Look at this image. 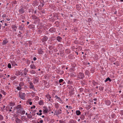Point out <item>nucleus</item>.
<instances>
[{"label": "nucleus", "mask_w": 123, "mask_h": 123, "mask_svg": "<svg viewBox=\"0 0 123 123\" xmlns=\"http://www.w3.org/2000/svg\"><path fill=\"white\" fill-rule=\"evenodd\" d=\"M85 73L87 75H88L89 74V72L88 71H86L85 72Z\"/></svg>", "instance_id": "34"}, {"label": "nucleus", "mask_w": 123, "mask_h": 123, "mask_svg": "<svg viewBox=\"0 0 123 123\" xmlns=\"http://www.w3.org/2000/svg\"><path fill=\"white\" fill-rule=\"evenodd\" d=\"M32 17L33 19H37V20H38L37 19V17L35 15H32Z\"/></svg>", "instance_id": "19"}, {"label": "nucleus", "mask_w": 123, "mask_h": 123, "mask_svg": "<svg viewBox=\"0 0 123 123\" xmlns=\"http://www.w3.org/2000/svg\"><path fill=\"white\" fill-rule=\"evenodd\" d=\"M6 20H7V21H9V20H10V19H9V18H8V19H6Z\"/></svg>", "instance_id": "61"}, {"label": "nucleus", "mask_w": 123, "mask_h": 123, "mask_svg": "<svg viewBox=\"0 0 123 123\" xmlns=\"http://www.w3.org/2000/svg\"><path fill=\"white\" fill-rule=\"evenodd\" d=\"M27 72V70L26 69V68H25L23 71L24 74L25 75H26V72Z\"/></svg>", "instance_id": "23"}, {"label": "nucleus", "mask_w": 123, "mask_h": 123, "mask_svg": "<svg viewBox=\"0 0 123 123\" xmlns=\"http://www.w3.org/2000/svg\"><path fill=\"white\" fill-rule=\"evenodd\" d=\"M38 5V2L36 0L34 1H33V5L34 6H37Z\"/></svg>", "instance_id": "9"}, {"label": "nucleus", "mask_w": 123, "mask_h": 123, "mask_svg": "<svg viewBox=\"0 0 123 123\" xmlns=\"http://www.w3.org/2000/svg\"><path fill=\"white\" fill-rule=\"evenodd\" d=\"M0 123H6L4 122H2Z\"/></svg>", "instance_id": "60"}, {"label": "nucleus", "mask_w": 123, "mask_h": 123, "mask_svg": "<svg viewBox=\"0 0 123 123\" xmlns=\"http://www.w3.org/2000/svg\"><path fill=\"white\" fill-rule=\"evenodd\" d=\"M77 20V19H76L75 18L74 19H73V20L74 21V22H76V21Z\"/></svg>", "instance_id": "45"}, {"label": "nucleus", "mask_w": 123, "mask_h": 123, "mask_svg": "<svg viewBox=\"0 0 123 123\" xmlns=\"http://www.w3.org/2000/svg\"><path fill=\"white\" fill-rule=\"evenodd\" d=\"M56 115H59L61 113V110H57L55 111Z\"/></svg>", "instance_id": "8"}, {"label": "nucleus", "mask_w": 123, "mask_h": 123, "mask_svg": "<svg viewBox=\"0 0 123 123\" xmlns=\"http://www.w3.org/2000/svg\"><path fill=\"white\" fill-rule=\"evenodd\" d=\"M106 104L107 105H110L111 104V102L109 101H106Z\"/></svg>", "instance_id": "27"}, {"label": "nucleus", "mask_w": 123, "mask_h": 123, "mask_svg": "<svg viewBox=\"0 0 123 123\" xmlns=\"http://www.w3.org/2000/svg\"><path fill=\"white\" fill-rule=\"evenodd\" d=\"M76 121L72 120L71 123H76Z\"/></svg>", "instance_id": "44"}, {"label": "nucleus", "mask_w": 123, "mask_h": 123, "mask_svg": "<svg viewBox=\"0 0 123 123\" xmlns=\"http://www.w3.org/2000/svg\"><path fill=\"white\" fill-rule=\"evenodd\" d=\"M117 13V11H115L114 12V14H116Z\"/></svg>", "instance_id": "52"}, {"label": "nucleus", "mask_w": 123, "mask_h": 123, "mask_svg": "<svg viewBox=\"0 0 123 123\" xmlns=\"http://www.w3.org/2000/svg\"><path fill=\"white\" fill-rule=\"evenodd\" d=\"M16 89L17 90H21L22 88L20 86H18L16 87Z\"/></svg>", "instance_id": "30"}, {"label": "nucleus", "mask_w": 123, "mask_h": 123, "mask_svg": "<svg viewBox=\"0 0 123 123\" xmlns=\"http://www.w3.org/2000/svg\"><path fill=\"white\" fill-rule=\"evenodd\" d=\"M17 113L22 115L25 113V111L24 110V109L23 108H22L21 109H18L17 110Z\"/></svg>", "instance_id": "1"}, {"label": "nucleus", "mask_w": 123, "mask_h": 123, "mask_svg": "<svg viewBox=\"0 0 123 123\" xmlns=\"http://www.w3.org/2000/svg\"><path fill=\"white\" fill-rule=\"evenodd\" d=\"M30 99H29L28 100V103H29L30 105H31L32 104V103L31 102H30L29 103H28V102H29L30 101Z\"/></svg>", "instance_id": "39"}, {"label": "nucleus", "mask_w": 123, "mask_h": 123, "mask_svg": "<svg viewBox=\"0 0 123 123\" xmlns=\"http://www.w3.org/2000/svg\"><path fill=\"white\" fill-rule=\"evenodd\" d=\"M27 117L29 119L31 118L32 116L31 114H29L27 115Z\"/></svg>", "instance_id": "28"}, {"label": "nucleus", "mask_w": 123, "mask_h": 123, "mask_svg": "<svg viewBox=\"0 0 123 123\" xmlns=\"http://www.w3.org/2000/svg\"><path fill=\"white\" fill-rule=\"evenodd\" d=\"M8 42V41L7 39H5L4 40L2 43V44L3 45H5L7 44Z\"/></svg>", "instance_id": "10"}, {"label": "nucleus", "mask_w": 123, "mask_h": 123, "mask_svg": "<svg viewBox=\"0 0 123 123\" xmlns=\"http://www.w3.org/2000/svg\"><path fill=\"white\" fill-rule=\"evenodd\" d=\"M55 107L56 108H58L59 107V105L58 103L56 104H55Z\"/></svg>", "instance_id": "32"}, {"label": "nucleus", "mask_w": 123, "mask_h": 123, "mask_svg": "<svg viewBox=\"0 0 123 123\" xmlns=\"http://www.w3.org/2000/svg\"><path fill=\"white\" fill-rule=\"evenodd\" d=\"M33 60L34 61H36L37 60V58L35 57H34L33 58Z\"/></svg>", "instance_id": "49"}, {"label": "nucleus", "mask_w": 123, "mask_h": 123, "mask_svg": "<svg viewBox=\"0 0 123 123\" xmlns=\"http://www.w3.org/2000/svg\"><path fill=\"white\" fill-rule=\"evenodd\" d=\"M66 107L68 108V109H72V107L71 106H68V105H67Z\"/></svg>", "instance_id": "35"}, {"label": "nucleus", "mask_w": 123, "mask_h": 123, "mask_svg": "<svg viewBox=\"0 0 123 123\" xmlns=\"http://www.w3.org/2000/svg\"><path fill=\"white\" fill-rule=\"evenodd\" d=\"M21 105H18L16 107L17 109H20L22 108Z\"/></svg>", "instance_id": "17"}, {"label": "nucleus", "mask_w": 123, "mask_h": 123, "mask_svg": "<svg viewBox=\"0 0 123 123\" xmlns=\"http://www.w3.org/2000/svg\"><path fill=\"white\" fill-rule=\"evenodd\" d=\"M24 85V83L23 82H20L19 84V86L20 87L23 86Z\"/></svg>", "instance_id": "20"}, {"label": "nucleus", "mask_w": 123, "mask_h": 123, "mask_svg": "<svg viewBox=\"0 0 123 123\" xmlns=\"http://www.w3.org/2000/svg\"><path fill=\"white\" fill-rule=\"evenodd\" d=\"M38 115H39L40 116L41 115H42V113H39L38 112H37L36 113Z\"/></svg>", "instance_id": "43"}, {"label": "nucleus", "mask_w": 123, "mask_h": 123, "mask_svg": "<svg viewBox=\"0 0 123 123\" xmlns=\"http://www.w3.org/2000/svg\"><path fill=\"white\" fill-rule=\"evenodd\" d=\"M55 98V99L57 101L59 102L60 103H63L62 100L61 99L60 97H58L57 95H56Z\"/></svg>", "instance_id": "5"}, {"label": "nucleus", "mask_w": 123, "mask_h": 123, "mask_svg": "<svg viewBox=\"0 0 123 123\" xmlns=\"http://www.w3.org/2000/svg\"><path fill=\"white\" fill-rule=\"evenodd\" d=\"M30 1V0H27V1L28 2H29Z\"/></svg>", "instance_id": "63"}, {"label": "nucleus", "mask_w": 123, "mask_h": 123, "mask_svg": "<svg viewBox=\"0 0 123 123\" xmlns=\"http://www.w3.org/2000/svg\"><path fill=\"white\" fill-rule=\"evenodd\" d=\"M10 76L9 75H7L6 76V77L7 78H8Z\"/></svg>", "instance_id": "53"}, {"label": "nucleus", "mask_w": 123, "mask_h": 123, "mask_svg": "<svg viewBox=\"0 0 123 123\" xmlns=\"http://www.w3.org/2000/svg\"><path fill=\"white\" fill-rule=\"evenodd\" d=\"M35 108V106L34 105H33L32 107H31V108Z\"/></svg>", "instance_id": "50"}, {"label": "nucleus", "mask_w": 123, "mask_h": 123, "mask_svg": "<svg viewBox=\"0 0 123 123\" xmlns=\"http://www.w3.org/2000/svg\"><path fill=\"white\" fill-rule=\"evenodd\" d=\"M3 119V117L1 115H0V120H2Z\"/></svg>", "instance_id": "38"}, {"label": "nucleus", "mask_w": 123, "mask_h": 123, "mask_svg": "<svg viewBox=\"0 0 123 123\" xmlns=\"http://www.w3.org/2000/svg\"><path fill=\"white\" fill-rule=\"evenodd\" d=\"M46 97L48 99L49 101L50 100V99L51 98V97L50 96V95L49 94H47L46 96Z\"/></svg>", "instance_id": "14"}, {"label": "nucleus", "mask_w": 123, "mask_h": 123, "mask_svg": "<svg viewBox=\"0 0 123 123\" xmlns=\"http://www.w3.org/2000/svg\"><path fill=\"white\" fill-rule=\"evenodd\" d=\"M19 95L20 98L23 99H25V94L24 93H21L19 94Z\"/></svg>", "instance_id": "3"}, {"label": "nucleus", "mask_w": 123, "mask_h": 123, "mask_svg": "<svg viewBox=\"0 0 123 123\" xmlns=\"http://www.w3.org/2000/svg\"><path fill=\"white\" fill-rule=\"evenodd\" d=\"M39 122L40 123H43V121L42 120H40L39 121Z\"/></svg>", "instance_id": "47"}, {"label": "nucleus", "mask_w": 123, "mask_h": 123, "mask_svg": "<svg viewBox=\"0 0 123 123\" xmlns=\"http://www.w3.org/2000/svg\"><path fill=\"white\" fill-rule=\"evenodd\" d=\"M60 123H64V121L62 120H60L59 121Z\"/></svg>", "instance_id": "46"}, {"label": "nucleus", "mask_w": 123, "mask_h": 123, "mask_svg": "<svg viewBox=\"0 0 123 123\" xmlns=\"http://www.w3.org/2000/svg\"><path fill=\"white\" fill-rule=\"evenodd\" d=\"M2 93L3 94L5 95L6 94V92H4V91H1Z\"/></svg>", "instance_id": "42"}, {"label": "nucleus", "mask_w": 123, "mask_h": 123, "mask_svg": "<svg viewBox=\"0 0 123 123\" xmlns=\"http://www.w3.org/2000/svg\"><path fill=\"white\" fill-rule=\"evenodd\" d=\"M76 113L77 115H79L80 114L81 112L79 111H77L76 112Z\"/></svg>", "instance_id": "22"}, {"label": "nucleus", "mask_w": 123, "mask_h": 123, "mask_svg": "<svg viewBox=\"0 0 123 123\" xmlns=\"http://www.w3.org/2000/svg\"><path fill=\"white\" fill-rule=\"evenodd\" d=\"M34 81L33 82L35 84L36 83H37L38 82V80L36 78H34Z\"/></svg>", "instance_id": "29"}, {"label": "nucleus", "mask_w": 123, "mask_h": 123, "mask_svg": "<svg viewBox=\"0 0 123 123\" xmlns=\"http://www.w3.org/2000/svg\"><path fill=\"white\" fill-rule=\"evenodd\" d=\"M68 87L69 88H71L72 87V86H70L69 87V86Z\"/></svg>", "instance_id": "57"}, {"label": "nucleus", "mask_w": 123, "mask_h": 123, "mask_svg": "<svg viewBox=\"0 0 123 123\" xmlns=\"http://www.w3.org/2000/svg\"><path fill=\"white\" fill-rule=\"evenodd\" d=\"M63 81V80L62 79H60L59 80V83H61Z\"/></svg>", "instance_id": "41"}, {"label": "nucleus", "mask_w": 123, "mask_h": 123, "mask_svg": "<svg viewBox=\"0 0 123 123\" xmlns=\"http://www.w3.org/2000/svg\"><path fill=\"white\" fill-rule=\"evenodd\" d=\"M2 17L3 18H6V17H8V15L7 14V13H6L3 14L2 16Z\"/></svg>", "instance_id": "12"}, {"label": "nucleus", "mask_w": 123, "mask_h": 123, "mask_svg": "<svg viewBox=\"0 0 123 123\" xmlns=\"http://www.w3.org/2000/svg\"><path fill=\"white\" fill-rule=\"evenodd\" d=\"M48 39V38L46 37H43L42 38V40L43 41H46Z\"/></svg>", "instance_id": "16"}, {"label": "nucleus", "mask_w": 123, "mask_h": 123, "mask_svg": "<svg viewBox=\"0 0 123 123\" xmlns=\"http://www.w3.org/2000/svg\"><path fill=\"white\" fill-rule=\"evenodd\" d=\"M20 71V72H19V71H17V72L18 74V75H19L21 73H22V71Z\"/></svg>", "instance_id": "33"}, {"label": "nucleus", "mask_w": 123, "mask_h": 123, "mask_svg": "<svg viewBox=\"0 0 123 123\" xmlns=\"http://www.w3.org/2000/svg\"><path fill=\"white\" fill-rule=\"evenodd\" d=\"M56 40L59 42H61L62 40V38L58 36L57 37Z\"/></svg>", "instance_id": "13"}, {"label": "nucleus", "mask_w": 123, "mask_h": 123, "mask_svg": "<svg viewBox=\"0 0 123 123\" xmlns=\"http://www.w3.org/2000/svg\"><path fill=\"white\" fill-rule=\"evenodd\" d=\"M39 112H40V113H41L42 112V111L41 110H40L39 111Z\"/></svg>", "instance_id": "55"}, {"label": "nucleus", "mask_w": 123, "mask_h": 123, "mask_svg": "<svg viewBox=\"0 0 123 123\" xmlns=\"http://www.w3.org/2000/svg\"><path fill=\"white\" fill-rule=\"evenodd\" d=\"M5 26H7V24H5Z\"/></svg>", "instance_id": "64"}, {"label": "nucleus", "mask_w": 123, "mask_h": 123, "mask_svg": "<svg viewBox=\"0 0 123 123\" xmlns=\"http://www.w3.org/2000/svg\"><path fill=\"white\" fill-rule=\"evenodd\" d=\"M15 121L17 123H18L20 122V120L18 117H16L15 119Z\"/></svg>", "instance_id": "15"}, {"label": "nucleus", "mask_w": 123, "mask_h": 123, "mask_svg": "<svg viewBox=\"0 0 123 123\" xmlns=\"http://www.w3.org/2000/svg\"><path fill=\"white\" fill-rule=\"evenodd\" d=\"M27 8L26 7H24L19 9L18 11L19 14H21L24 13L25 12L24 9H25Z\"/></svg>", "instance_id": "2"}, {"label": "nucleus", "mask_w": 123, "mask_h": 123, "mask_svg": "<svg viewBox=\"0 0 123 123\" xmlns=\"http://www.w3.org/2000/svg\"><path fill=\"white\" fill-rule=\"evenodd\" d=\"M38 54H42L43 52V51L41 49H39V50L38 51Z\"/></svg>", "instance_id": "18"}, {"label": "nucleus", "mask_w": 123, "mask_h": 123, "mask_svg": "<svg viewBox=\"0 0 123 123\" xmlns=\"http://www.w3.org/2000/svg\"><path fill=\"white\" fill-rule=\"evenodd\" d=\"M12 28L13 29V30H14L15 31H16L17 28L16 26L15 25L12 26Z\"/></svg>", "instance_id": "26"}, {"label": "nucleus", "mask_w": 123, "mask_h": 123, "mask_svg": "<svg viewBox=\"0 0 123 123\" xmlns=\"http://www.w3.org/2000/svg\"><path fill=\"white\" fill-rule=\"evenodd\" d=\"M37 13V10H35L34 12V14H36Z\"/></svg>", "instance_id": "48"}, {"label": "nucleus", "mask_w": 123, "mask_h": 123, "mask_svg": "<svg viewBox=\"0 0 123 123\" xmlns=\"http://www.w3.org/2000/svg\"><path fill=\"white\" fill-rule=\"evenodd\" d=\"M29 84L30 85L29 86V88L30 89H32L33 90H34L35 88L34 87V86L33 85V84L31 82H29Z\"/></svg>", "instance_id": "7"}, {"label": "nucleus", "mask_w": 123, "mask_h": 123, "mask_svg": "<svg viewBox=\"0 0 123 123\" xmlns=\"http://www.w3.org/2000/svg\"><path fill=\"white\" fill-rule=\"evenodd\" d=\"M48 112V110L47 108H44L43 109V112L45 113H47Z\"/></svg>", "instance_id": "11"}, {"label": "nucleus", "mask_w": 123, "mask_h": 123, "mask_svg": "<svg viewBox=\"0 0 123 123\" xmlns=\"http://www.w3.org/2000/svg\"><path fill=\"white\" fill-rule=\"evenodd\" d=\"M39 104L40 105H42V104L43 103V102L42 101H40L39 103Z\"/></svg>", "instance_id": "37"}, {"label": "nucleus", "mask_w": 123, "mask_h": 123, "mask_svg": "<svg viewBox=\"0 0 123 123\" xmlns=\"http://www.w3.org/2000/svg\"><path fill=\"white\" fill-rule=\"evenodd\" d=\"M9 112H11L12 111V109H9Z\"/></svg>", "instance_id": "51"}, {"label": "nucleus", "mask_w": 123, "mask_h": 123, "mask_svg": "<svg viewBox=\"0 0 123 123\" xmlns=\"http://www.w3.org/2000/svg\"><path fill=\"white\" fill-rule=\"evenodd\" d=\"M30 67L32 69H35L36 68L35 66L33 65H31Z\"/></svg>", "instance_id": "21"}, {"label": "nucleus", "mask_w": 123, "mask_h": 123, "mask_svg": "<svg viewBox=\"0 0 123 123\" xmlns=\"http://www.w3.org/2000/svg\"><path fill=\"white\" fill-rule=\"evenodd\" d=\"M84 77V74L82 73H80L78 74V78L80 79H83Z\"/></svg>", "instance_id": "4"}, {"label": "nucleus", "mask_w": 123, "mask_h": 123, "mask_svg": "<svg viewBox=\"0 0 123 123\" xmlns=\"http://www.w3.org/2000/svg\"><path fill=\"white\" fill-rule=\"evenodd\" d=\"M70 16L71 17H73V16L72 14H71L70 15Z\"/></svg>", "instance_id": "54"}, {"label": "nucleus", "mask_w": 123, "mask_h": 123, "mask_svg": "<svg viewBox=\"0 0 123 123\" xmlns=\"http://www.w3.org/2000/svg\"><path fill=\"white\" fill-rule=\"evenodd\" d=\"M80 118L82 120H84L85 118L84 115H82L80 117Z\"/></svg>", "instance_id": "25"}, {"label": "nucleus", "mask_w": 123, "mask_h": 123, "mask_svg": "<svg viewBox=\"0 0 123 123\" xmlns=\"http://www.w3.org/2000/svg\"><path fill=\"white\" fill-rule=\"evenodd\" d=\"M44 5V4L43 3H42V6H43Z\"/></svg>", "instance_id": "59"}, {"label": "nucleus", "mask_w": 123, "mask_h": 123, "mask_svg": "<svg viewBox=\"0 0 123 123\" xmlns=\"http://www.w3.org/2000/svg\"><path fill=\"white\" fill-rule=\"evenodd\" d=\"M108 80H109L110 82H111V79L109 77H108L107 78L105 81V82H106L108 81Z\"/></svg>", "instance_id": "24"}, {"label": "nucleus", "mask_w": 123, "mask_h": 123, "mask_svg": "<svg viewBox=\"0 0 123 123\" xmlns=\"http://www.w3.org/2000/svg\"><path fill=\"white\" fill-rule=\"evenodd\" d=\"M21 22H23V23H24L25 22V21L24 20H21Z\"/></svg>", "instance_id": "56"}, {"label": "nucleus", "mask_w": 123, "mask_h": 123, "mask_svg": "<svg viewBox=\"0 0 123 123\" xmlns=\"http://www.w3.org/2000/svg\"><path fill=\"white\" fill-rule=\"evenodd\" d=\"M93 100L94 101H96L97 100V99L95 98L93 99Z\"/></svg>", "instance_id": "58"}, {"label": "nucleus", "mask_w": 123, "mask_h": 123, "mask_svg": "<svg viewBox=\"0 0 123 123\" xmlns=\"http://www.w3.org/2000/svg\"><path fill=\"white\" fill-rule=\"evenodd\" d=\"M31 73L32 74H34L36 73V72L33 70H32L31 71Z\"/></svg>", "instance_id": "31"}, {"label": "nucleus", "mask_w": 123, "mask_h": 123, "mask_svg": "<svg viewBox=\"0 0 123 123\" xmlns=\"http://www.w3.org/2000/svg\"><path fill=\"white\" fill-rule=\"evenodd\" d=\"M66 111L67 112H68V109H66Z\"/></svg>", "instance_id": "62"}, {"label": "nucleus", "mask_w": 123, "mask_h": 123, "mask_svg": "<svg viewBox=\"0 0 123 123\" xmlns=\"http://www.w3.org/2000/svg\"><path fill=\"white\" fill-rule=\"evenodd\" d=\"M8 67L9 68H11V65L10 63H9L8 65Z\"/></svg>", "instance_id": "40"}, {"label": "nucleus", "mask_w": 123, "mask_h": 123, "mask_svg": "<svg viewBox=\"0 0 123 123\" xmlns=\"http://www.w3.org/2000/svg\"><path fill=\"white\" fill-rule=\"evenodd\" d=\"M88 22L90 23L92 21V19L91 18H89L88 19Z\"/></svg>", "instance_id": "36"}, {"label": "nucleus", "mask_w": 123, "mask_h": 123, "mask_svg": "<svg viewBox=\"0 0 123 123\" xmlns=\"http://www.w3.org/2000/svg\"><path fill=\"white\" fill-rule=\"evenodd\" d=\"M15 103L13 102H10L9 104V109H13V107Z\"/></svg>", "instance_id": "6"}]
</instances>
